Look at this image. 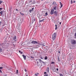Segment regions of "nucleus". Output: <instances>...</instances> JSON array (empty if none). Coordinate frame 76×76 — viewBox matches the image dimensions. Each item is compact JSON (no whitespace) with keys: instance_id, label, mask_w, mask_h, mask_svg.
I'll return each instance as SVG.
<instances>
[{"instance_id":"f257e3e1","label":"nucleus","mask_w":76,"mask_h":76,"mask_svg":"<svg viewBox=\"0 0 76 76\" xmlns=\"http://www.w3.org/2000/svg\"><path fill=\"white\" fill-rule=\"evenodd\" d=\"M56 33H54L53 35L52 36V39L53 40H55V39H56Z\"/></svg>"},{"instance_id":"f03ea898","label":"nucleus","mask_w":76,"mask_h":76,"mask_svg":"<svg viewBox=\"0 0 76 76\" xmlns=\"http://www.w3.org/2000/svg\"><path fill=\"white\" fill-rule=\"evenodd\" d=\"M71 42L72 44L73 45H74L75 44H76V41L75 40H72L71 41Z\"/></svg>"},{"instance_id":"7ed1b4c3","label":"nucleus","mask_w":76,"mask_h":76,"mask_svg":"<svg viewBox=\"0 0 76 76\" xmlns=\"http://www.w3.org/2000/svg\"><path fill=\"white\" fill-rule=\"evenodd\" d=\"M0 13L1 14V16L2 15H4V14H5V12L4 11H1L0 12Z\"/></svg>"},{"instance_id":"20e7f679","label":"nucleus","mask_w":76,"mask_h":76,"mask_svg":"<svg viewBox=\"0 0 76 76\" xmlns=\"http://www.w3.org/2000/svg\"><path fill=\"white\" fill-rule=\"evenodd\" d=\"M31 43L32 44H39L40 43H38L36 41H33L31 42Z\"/></svg>"},{"instance_id":"39448f33","label":"nucleus","mask_w":76,"mask_h":76,"mask_svg":"<svg viewBox=\"0 0 76 76\" xmlns=\"http://www.w3.org/2000/svg\"><path fill=\"white\" fill-rule=\"evenodd\" d=\"M54 14L57 16V15L58 14V11H56L54 12Z\"/></svg>"},{"instance_id":"423d86ee","label":"nucleus","mask_w":76,"mask_h":76,"mask_svg":"<svg viewBox=\"0 0 76 76\" xmlns=\"http://www.w3.org/2000/svg\"><path fill=\"white\" fill-rule=\"evenodd\" d=\"M54 9H52V10L50 12L51 15H53V13H54Z\"/></svg>"},{"instance_id":"0eeeda50","label":"nucleus","mask_w":76,"mask_h":76,"mask_svg":"<svg viewBox=\"0 0 76 76\" xmlns=\"http://www.w3.org/2000/svg\"><path fill=\"white\" fill-rule=\"evenodd\" d=\"M39 62H40V63H45L44 62L41 61V60L40 59H39Z\"/></svg>"},{"instance_id":"6e6552de","label":"nucleus","mask_w":76,"mask_h":76,"mask_svg":"<svg viewBox=\"0 0 76 76\" xmlns=\"http://www.w3.org/2000/svg\"><path fill=\"white\" fill-rule=\"evenodd\" d=\"M16 36H15L13 38V40L15 41H16Z\"/></svg>"},{"instance_id":"1a4fd4ad","label":"nucleus","mask_w":76,"mask_h":76,"mask_svg":"<svg viewBox=\"0 0 76 76\" xmlns=\"http://www.w3.org/2000/svg\"><path fill=\"white\" fill-rule=\"evenodd\" d=\"M53 4L54 5V6H56V5H57V3H56V2L53 1Z\"/></svg>"},{"instance_id":"9d476101","label":"nucleus","mask_w":76,"mask_h":76,"mask_svg":"<svg viewBox=\"0 0 76 76\" xmlns=\"http://www.w3.org/2000/svg\"><path fill=\"white\" fill-rule=\"evenodd\" d=\"M22 56L23 57L24 59L25 60H26V56H25L24 55H23Z\"/></svg>"},{"instance_id":"9b49d317","label":"nucleus","mask_w":76,"mask_h":76,"mask_svg":"<svg viewBox=\"0 0 76 76\" xmlns=\"http://www.w3.org/2000/svg\"><path fill=\"white\" fill-rule=\"evenodd\" d=\"M60 3L61 5L60 8H61V7H63V4H62V3H61V2H60Z\"/></svg>"},{"instance_id":"f8f14e48","label":"nucleus","mask_w":76,"mask_h":76,"mask_svg":"<svg viewBox=\"0 0 76 76\" xmlns=\"http://www.w3.org/2000/svg\"><path fill=\"white\" fill-rule=\"evenodd\" d=\"M32 21H33V22H35V18H32Z\"/></svg>"},{"instance_id":"ddd939ff","label":"nucleus","mask_w":76,"mask_h":76,"mask_svg":"<svg viewBox=\"0 0 76 76\" xmlns=\"http://www.w3.org/2000/svg\"><path fill=\"white\" fill-rule=\"evenodd\" d=\"M39 74L38 73H35V76H38Z\"/></svg>"},{"instance_id":"4468645a","label":"nucleus","mask_w":76,"mask_h":76,"mask_svg":"<svg viewBox=\"0 0 76 76\" xmlns=\"http://www.w3.org/2000/svg\"><path fill=\"white\" fill-rule=\"evenodd\" d=\"M44 20V19H43L41 20H39V22H42Z\"/></svg>"},{"instance_id":"2eb2a0df","label":"nucleus","mask_w":76,"mask_h":76,"mask_svg":"<svg viewBox=\"0 0 76 76\" xmlns=\"http://www.w3.org/2000/svg\"><path fill=\"white\" fill-rule=\"evenodd\" d=\"M47 72H49V68L48 67V68L47 69Z\"/></svg>"},{"instance_id":"dca6fc26","label":"nucleus","mask_w":76,"mask_h":76,"mask_svg":"<svg viewBox=\"0 0 76 76\" xmlns=\"http://www.w3.org/2000/svg\"><path fill=\"white\" fill-rule=\"evenodd\" d=\"M4 66H3V67H0V69L2 70V69H3V68H4Z\"/></svg>"},{"instance_id":"f3484780","label":"nucleus","mask_w":76,"mask_h":76,"mask_svg":"<svg viewBox=\"0 0 76 76\" xmlns=\"http://www.w3.org/2000/svg\"><path fill=\"white\" fill-rule=\"evenodd\" d=\"M56 6H54L53 7V9H54V10H56Z\"/></svg>"},{"instance_id":"a211bd4d","label":"nucleus","mask_w":76,"mask_h":76,"mask_svg":"<svg viewBox=\"0 0 76 76\" xmlns=\"http://www.w3.org/2000/svg\"><path fill=\"white\" fill-rule=\"evenodd\" d=\"M45 60H47V59H48V57H47V56H46L45 57Z\"/></svg>"},{"instance_id":"6ab92c4d","label":"nucleus","mask_w":76,"mask_h":76,"mask_svg":"<svg viewBox=\"0 0 76 76\" xmlns=\"http://www.w3.org/2000/svg\"><path fill=\"white\" fill-rule=\"evenodd\" d=\"M57 25H55L56 28H55V30H57Z\"/></svg>"},{"instance_id":"aec40b11","label":"nucleus","mask_w":76,"mask_h":76,"mask_svg":"<svg viewBox=\"0 0 76 76\" xmlns=\"http://www.w3.org/2000/svg\"><path fill=\"white\" fill-rule=\"evenodd\" d=\"M73 0H71V4H73Z\"/></svg>"},{"instance_id":"412c9836","label":"nucleus","mask_w":76,"mask_h":76,"mask_svg":"<svg viewBox=\"0 0 76 76\" xmlns=\"http://www.w3.org/2000/svg\"><path fill=\"white\" fill-rule=\"evenodd\" d=\"M20 14H21L22 16H23V15H24V14L22 13V12H20Z\"/></svg>"},{"instance_id":"4be33fe9","label":"nucleus","mask_w":76,"mask_h":76,"mask_svg":"<svg viewBox=\"0 0 76 76\" xmlns=\"http://www.w3.org/2000/svg\"><path fill=\"white\" fill-rule=\"evenodd\" d=\"M45 15L46 16H47V15H48V13H47V12L45 13Z\"/></svg>"},{"instance_id":"5701e85b","label":"nucleus","mask_w":76,"mask_h":76,"mask_svg":"<svg viewBox=\"0 0 76 76\" xmlns=\"http://www.w3.org/2000/svg\"><path fill=\"white\" fill-rule=\"evenodd\" d=\"M3 2V1H0V5L1 4V3Z\"/></svg>"},{"instance_id":"b1692460","label":"nucleus","mask_w":76,"mask_h":76,"mask_svg":"<svg viewBox=\"0 0 76 76\" xmlns=\"http://www.w3.org/2000/svg\"><path fill=\"white\" fill-rule=\"evenodd\" d=\"M34 7H33V8H32L31 11H33L34 10Z\"/></svg>"},{"instance_id":"393cba45","label":"nucleus","mask_w":76,"mask_h":76,"mask_svg":"<svg viewBox=\"0 0 76 76\" xmlns=\"http://www.w3.org/2000/svg\"><path fill=\"white\" fill-rule=\"evenodd\" d=\"M0 52H2V49L1 48H0Z\"/></svg>"},{"instance_id":"a878e982","label":"nucleus","mask_w":76,"mask_h":76,"mask_svg":"<svg viewBox=\"0 0 76 76\" xmlns=\"http://www.w3.org/2000/svg\"><path fill=\"white\" fill-rule=\"evenodd\" d=\"M60 76H63V75L62 74H60Z\"/></svg>"},{"instance_id":"bb28decb","label":"nucleus","mask_w":76,"mask_h":76,"mask_svg":"<svg viewBox=\"0 0 76 76\" xmlns=\"http://www.w3.org/2000/svg\"><path fill=\"white\" fill-rule=\"evenodd\" d=\"M44 76H48V74H45Z\"/></svg>"},{"instance_id":"cd10ccee","label":"nucleus","mask_w":76,"mask_h":76,"mask_svg":"<svg viewBox=\"0 0 76 76\" xmlns=\"http://www.w3.org/2000/svg\"><path fill=\"white\" fill-rule=\"evenodd\" d=\"M16 73L17 74H18V70H17V72H16Z\"/></svg>"},{"instance_id":"c85d7f7f","label":"nucleus","mask_w":76,"mask_h":76,"mask_svg":"<svg viewBox=\"0 0 76 76\" xmlns=\"http://www.w3.org/2000/svg\"><path fill=\"white\" fill-rule=\"evenodd\" d=\"M32 10H29V12H30V13H31V12H32Z\"/></svg>"},{"instance_id":"c756f323","label":"nucleus","mask_w":76,"mask_h":76,"mask_svg":"<svg viewBox=\"0 0 76 76\" xmlns=\"http://www.w3.org/2000/svg\"><path fill=\"white\" fill-rule=\"evenodd\" d=\"M54 62H52L51 63V64H54Z\"/></svg>"},{"instance_id":"7c9ffc66","label":"nucleus","mask_w":76,"mask_h":76,"mask_svg":"<svg viewBox=\"0 0 76 76\" xmlns=\"http://www.w3.org/2000/svg\"><path fill=\"white\" fill-rule=\"evenodd\" d=\"M31 58H34V57H33L31 56Z\"/></svg>"},{"instance_id":"2f4dec72","label":"nucleus","mask_w":76,"mask_h":76,"mask_svg":"<svg viewBox=\"0 0 76 76\" xmlns=\"http://www.w3.org/2000/svg\"><path fill=\"white\" fill-rule=\"evenodd\" d=\"M16 11H17V12H18V9H16Z\"/></svg>"},{"instance_id":"473e14b6","label":"nucleus","mask_w":76,"mask_h":76,"mask_svg":"<svg viewBox=\"0 0 76 76\" xmlns=\"http://www.w3.org/2000/svg\"><path fill=\"white\" fill-rule=\"evenodd\" d=\"M2 9V8H0V11H1V10Z\"/></svg>"},{"instance_id":"72a5a7b5","label":"nucleus","mask_w":76,"mask_h":76,"mask_svg":"<svg viewBox=\"0 0 76 76\" xmlns=\"http://www.w3.org/2000/svg\"><path fill=\"white\" fill-rule=\"evenodd\" d=\"M40 58L41 59H43V58H42V57H40Z\"/></svg>"},{"instance_id":"f704fd0d","label":"nucleus","mask_w":76,"mask_h":76,"mask_svg":"<svg viewBox=\"0 0 76 76\" xmlns=\"http://www.w3.org/2000/svg\"><path fill=\"white\" fill-rule=\"evenodd\" d=\"M1 22L0 21V26L1 25Z\"/></svg>"},{"instance_id":"c9c22d12","label":"nucleus","mask_w":76,"mask_h":76,"mask_svg":"<svg viewBox=\"0 0 76 76\" xmlns=\"http://www.w3.org/2000/svg\"><path fill=\"white\" fill-rule=\"evenodd\" d=\"M75 3V1H73V2H72V3Z\"/></svg>"},{"instance_id":"e433bc0d","label":"nucleus","mask_w":76,"mask_h":76,"mask_svg":"<svg viewBox=\"0 0 76 76\" xmlns=\"http://www.w3.org/2000/svg\"><path fill=\"white\" fill-rule=\"evenodd\" d=\"M56 70H57V71H58V69L57 68V69H56Z\"/></svg>"},{"instance_id":"4c0bfd02","label":"nucleus","mask_w":76,"mask_h":76,"mask_svg":"<svg viewBox=\"0 0 76 76\" xmlns=\"http://www.w3.org/2000/svg\"><path fill=\"white\" fill-rule=\"evenodd\" d=\"M38 48V47H35L34 48Z\"/></svg>"},{"instance_id":"58836bf2","label":"nucleus","mask_w":76,"mask_h":76,"mask_svg":"<svg viewBox=\"0 0 76 76\" xmlns=\"http://www.w3.org/2000/svg\"><path fill=\"white\" fill-rule=\"evenodd\" d=\"M0 72L1 73H2L1 70H0Z\"/></svg>"},{"instance_id":"ea45409f","label":"nucleus","mask_w":76,"mask_h":76,"mask_svg":"<svg viewBox=\"0 0 76 76\" xmlns=\"http://www.w3.org/2000/svg\"><path fill=\"white\" fill-rule=\"evenodd\" d=\"M25 71L26 72V69H25Z\"/></svg>"},{"instance_id":"a19ab883","label":"nucleus","mask_w":76,"mask_h":76,"mask_svg":"<svg viewBox=\"0 0 76 76\" xmlns=\"http://www.w3.org/2000/svg\"><path fill=\"white\" fill-rule=\"evenodd\" d=\"M45 74H46L47 73L46 72H44Z\"/></svg>"},{"instance_id":"79ce46f5","label":"nucleus","mask_w":76,"mask_h":76,"mask_svg":"<svg viewBox=\"0 0 76 76\" xmlns=\"http://www.w3.org/2000/svg\"><path fill=\"white\" fill-rule=\"evenodd\" d=\"M19 53H21V52L20 51H19Z\"/></svg>"},{"instance_id":"37998d69","label":"nucleus","mask_w":76,"mask_h":76,"mask_svg":"<svg viewBox=\"0 0 76 76\" xmlns=\"http://www.w3.org/2000/svg\"><path fill=\"white\" fill-rule=\"evenodd\" d=\"M58 53H60V51H59L58 52Z\"/></svg>"},{"instance_id":"c03bdc74","label":"nucleus","mask_w":76,"mask_h":76,"mask_svg":"<svg viewBox=\"0 0 76 76\" xmlns=\"http://www.w3.org/2000/svg\"><path fill=\"white\" fill-rule=\"evenodd\" d=\"M22 53H23L22 52L21 53V54H22Z\"/></svg>"},{"instance_id":"a18cd8bd","label":"nucleus","mask_w":76,"mask_h":76,"mask_svg":"<svg viewBox=\"0 0 76 76\" xmlns=\"http://www.w3.org/2000/svg\"><path fill=\"white\" fill-rule=\"evenodd\" d=\"M61 23H60V24H61Z\"/></svg>"},{"instance_id":"49530a36","label":"nucleus","mask_w":76,"mask_h":76,"mask_svg":"<svg viewBox=\"0 0 76 76\" xmlns=\"http://www.w3.org/2000/svg\"><path fill=\"white\" fill-rule=\"evenodd\" d=\"M26 76H28V74L26 75Z\"/></svg>"},{"instance_id":"de8ad7c7","label":"nucleus","mask_w":76,"mask_h":76,"mask_svg":"<svg viewBox=\"0 0 76 76\" xmlns=\"http://www.w3.org/2000/svg\"><path fill=\"white\" fill-rule=\"evenodd\" d=\"M43 45V46H45V45Z\"/></svg>"},{"instance_id":"09e8293b","label":"nucleus","mask_w":76,"mask_h":76,"mask_svg":"<svg viewBox=\"0 0 76 76\" xmlns=\"http://www.w3.org/2000/svg\"><path fill=\"white\" fill-rule=\"evenodd\" d=\"M42 45L40 44V45Z\"/></svg>"},{"instance_id":"8fccbe9b","label":"nucleus","mask_w":76,"mask_h":76,"mask_svg":"<svg viewBox=\"0 0 76 76\" xmlns=\"http://www.w3.org/2000/svg\"><path fill=\"white\" fill-rule=\"evenodd\" d=\"M38 63V62H37V63Z\"/></svg>"},{"instance_id":"3c124183","label":"nucleus","mask_w":76,"mask_h":76,"mask_svg":"<svg viewBox=\"0 0 76 76\" xmlns=\"http://www.w3.org/2000/svg\"><path fill=\"white\" fill-rule=\"evenodd\" d=\"M6 76H7V75H6Z\"/></svg>"}]
</instances>
